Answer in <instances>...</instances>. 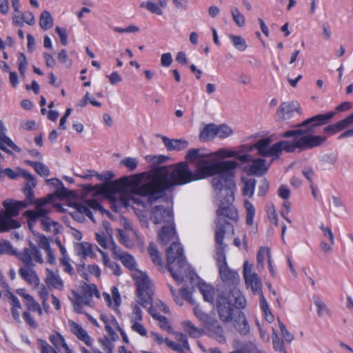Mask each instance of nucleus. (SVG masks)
<instances>
[{
    "mask_svg": "<svg viewBox=\"0 0 353 353\" xmlns=\"http://www.w3.org/2000/svg\"><path fill=\"white\" fill-rule=\"evenodd\" d=\"M131 329L132 331L137 332L141 336H147V330L140 322L131 323Z\"/></svg>",
    "mask_w": 353,
    "mask_h": 353,
    "instance_id": "nucleus-61",
    "label": "nucleus"
},
{
    "mask_svg": "<svg viewBox=\"0 0 353 353\" xmlns=\"http://www.w3.org/2000/svg\"><path fill=\"white\" fill-rule=\"evenodd\" d=\"M121 164L125 165L130 171H134L137 165L138 161L135 158L126 157L121 160Z\"/></svg>",
    "mask_w": 353,
    "mask_h": 353,
    "instance_id": "nucleus-57",
    "label": "nucleus"
},
{
    "mask_svg": "<svg viewBox=\"0 0 353 353\" xmlns=\"http://www.w3.org/2000/svg\"><path fill=\"white\" fill-rule=\"evenodd\" d=\"M96 241L104 249H110L112 250V254H114V248H119L115 244L111 236H108L103 232L101 233H96Z\"/></svg>",
    "mask_w": 353,
    "mask_h": 353,
    "instance_id": "nucleus-32",
    "label": "nucleus"
},
{
    "mask_svg": "<svg viewBox=\"0 0 353 353\" xmlns=\"http://www.w3.org/2000/svg\"><path fill=\"white\" fill-rule=\"evenodd\" d=\"M48 271V276L46 278V283L50 288L56 289L58 290H62L64 285L62 279L57 272L46 269Z\"/></svg>",
    "mask_w": 353,
    "mask_h": 353,
    "instance_id": "nucleus-30",
    "label": "nucleus"
},
{
    "mask_svg": "<svg viewBox=\"0 0 353 353\" xmlns=\"http://www.w3.org/2000/svg\"><path fill=\"white\" fill-rule=\"evenodd\" d=\"M219 274L222 281L230 285H235L239 283L240 276L237 272L232 270L227 267L226 262L219 266Z\"/></svg>",
    "mask_w": 353,
    "mask_h": 353,
    "instance_id": "nucleus-17",
    "label": "nucleus"
},
{
    "mask_svg": "<svg viewBox=\"0 0 353 353\" xmlns=\"http://www.w3.org/2000/svg\"><path fill=\"white\" fill-rule=\"evenodd\" d=\"M148 252L152 261V262L158 266H162L163 261L161 259V255L159 252L156 244L153 242H151L148 248Z\"/></svg>",
    "mask_w": 353,
    "mask_h": 353,
    "instance_id": "nucleus-39",
    "label": "nucleus"
},
{
    "mask_svg": "<svg viewBox=\"0 0 353 353\" xmlns=\"http://www.w3.org/2000/svg\"><path fill=\"white\" fill-rule=\"evenodd\" d=\"M216 124L208 123L200 131L199 139L201 141H208L216 137Z\"/></svg>",
    "mask_w": 353,
    "mask_h": 353,
    "instance_id": "nucleus-36",
    "label": "nucleus"
},
{
    "mask_svg": "<svg viewBox=\"0 0 353 353\" xmlns=\"http://www.w3.org/2000/svg\"><path fill=\"white\" fill-rule=\"evenodd\" d=\"M61 263L63 266L64 272L73 276L75 273L72 265L70 263V259L68 257H64L61 259Z\"/></svg>",
    "mask_w": 353,
    "mask_h": 353,
    "instance_id": "nucleus-62",
    "label": "nucleus"
},
{
    "mask_svg": "<svg viewBox=\"0 0 353 353\" xmlns=\"http://www.w3.org/2000/svg\"><path fill=\"white\" fill-rule=\"evenodd\" d=\"M50 341L54 346L52 349L59 353L62 349H65L68 345L65 341L64 338L58 332H55L50 336Z\"/></svg>",
    "mask_w": 353,
    "mask_h": 353,
    "instance_id": "nucleus-38",
    "label": "nucleus"
},
{
    "mask_svg": "<svg viewBox=\"0 0 353 353\" xmlns=\"http://www.w3.org/2000/svg\"><path fill=\"white\" fill-rule=\"evenodd\" d=\"M173 187L183 185L198 181L194 172L190 170L188 162L181 161L173 165V170L170 172Z\"/></svg>",
    "mask_w": 353,
    "mask_h": 353,
    "instance_id": "nucleus-11",
    "label": "nucleus"
},
{
    "mask_svg": "<svg viewBox=\"0 0 353 353\" xmlns=\"http://www.w3.org/2000/svg\"><path fill=\"white\" fill-rule=\"evenodd\" d=\"M150 219L156 225H169L174 223L173 210L163 205L154 206L150 212Z\"/></svg>",
    "mask_w": 353,
    "mask_h": 353,
    "instance_id": "nucleus-12",
    "label": "nucleus"
},
{
    "mask_svg": "<svg viewBox=\"0 0 353 353\" xmlns=\"http://www.w3.org/2000/svg\"><path fill=\"white\" fill-rule=\"evenodd\" d=\"M270 143L271 139L269 137L261 139L254 143V148L257 150L258 154L265 157Z\"/></svg>",
    "mask_w": 353,
    "mask_h": 353,
    "instance_id": "nucleus-40",
    "label": "nucleus"
},
{
    "mask_svg": "<svg viewBox=\"0 0 353 353\" xmlns=\"http://www.w3.org/2000/svg\"><path fill=\"white\" fill-rule=\"evenodd\" d=\"M30 230L34 237L33 241H30L29 248H24L21 252L15 249L12 250V254L16 256L27 267H32L35 263H43L41 249H44V236L35 233L32 228Z\"/></svg>",
    "mask_w": 353,
    "mask_h": 353,
    "instance_id": "nucleus-8",
    "label": "nucleus"
},
{
    "mask_svg": "<svg viewBox=\"0 0 353 353\" xmlns=\"http://www.w3.org/2000/svg\"><path fill=\"white\" fill-rule=\"evenodd\" d=\"M298 112V108L294 106L293 103L283 102L276 110V117L279 120L290 119L294 112Z\"/></svg>",
    "mask_w": 353,
    "mask_h": 353,
    "instance_id": "nucleus-25",
    "label": "nucleus"
},
{
    "mask_svg": "<svg viewBox=\"0 0 353 353\" xmlns=\"http://www.w3.org/2000/svg\"><path fill=\"white\" fill-rule=\"evenodd\" d=\"M211 154L212 157H216L221 159H225L228 158H234L236 154V151L225 148H219L214 152H212Z\"/></svg>",
    "mask_w": 353,
    "mask_h": 353,
    "instance_id": "nucleus-44",
    "label": "nucleus"
},
{
    "mask_svg": "<svg viewBox=\"0 0 353 353\" xmlns=\"http://www.w3.org/2000/svg\"><path fill=\"white\" fill-rule=\"evenodd\" d=\"M233 134V130L227 124L216 125V137L223 139Z\"/></svg>",
    "mask_w": 353,
    "mask_h": 353,
    "instance_id": "nucleus-43",
    "label": "nucleus"
},
{
    "mask_svg": "<svg viewBox=\"0 0 353 353\" xmlns=\"http://www.w3.org/2000/svg\"><path fill=\"white\" fill-rule=\"evenodd\" d=\"M141 6L145 8L151 13L156 14L158 15H161L163 14V11L161 9V8L158 6V4L154 3L152 1H148L146 3H142L141 4Z\"/></svg>",
    "mask_w": 353,
    "mask_h": 353,
    "instance_id": "nucleus-54",
    "label": "nucleus"
},
{
    "mask_svg": "<svg viewBox=\"0 0 353 353\" xmlns=\"http://www.w3.org/2000/svg\"><path fill=\"white\" fill-rule=\"evenodd\" d=\"M137 296L139 299V303L143 307H148V312L152 317L158 321L159 326L168 332L172 333L173 330L168 319L157 312L156 308L152 305L153 301V288L147 276H143L136 281Z\"/></svg>",
    "mask_w": 353,
    "mask_h": 353,
    "instance_id": "nucleus-5",
    "label": "nucleus"
},
{
    "mask_svg": "<svg viewBox=\"0 0 353 353\" xmlns=\"http://www.w3.org/2000/svg\"><path fill=\"white\" fill-rule=\"evenodd\" d=\"M162 141L165 148L169 151H181L187 148L188 146V142L183 139H170L163 136Z\"/></svg>",
    "mask_w": 353,
    "mask_h": 353,
    "instance_id": "nucleus-29",
    "label": "nucleus"
},
{
    "mask_svg": "<svg viewBox=\"0 0 353 353\" xmlns=\"http://www.w3.org/2000/svg\"><path fill=\"white\" fill-rule=\"evenodd\" d=\"M111 292L112 296L108 293L104 292L103 293V297L110 307L116 310L121 303V298L119 290L116 286L112 287Z\"/></svg>",
    "mask_w": 353,
    "mask_h": 353,
    "instance_id": "nucleus-26",
    "label": "nucleus"
},
{
    "mask_svg": "<svg viewBox=\"0 0 353 353\" xmlns=\"http://www.w3.org/2000/svg\"><path fill=\"white\" fill-rule=\"evenodd\" d=\"M265 258L268 261L271 259L270 249L268 247H261L256 255V267L258 270L264 268V261Z\"/></svg>",
    "mask_w": 353,
    "mask_h": 353,
    "instance_id": "nucleus-37",
    "label": "nucleus"
},
{
    "mask_svg": "<svg viewBox=\"0 0 353 353\" xmlns=\"http://www.w3.org/2000/svg\"><path fill=\"white\" fill-rule=\"evenodd\" d=\"M130 196L128 194L123 193L121 194L117 195L114 200V202L117 203L119 205L122 207H128L130 205Z\"/></svg>",
    "mask_w": 353,
    "mask_h": 353,
    "instance_id": "nucleus-56",
    "label": "nucleus"
},
{
    "mask_svg": "<svg viewBox=\"0 0 353 353\" xmlns=\"http://www.w3.org/2000/svg\"><path fill=\"white\" fill-rule=\"evenodd\" d=\"M251 162L252 163L250 165L245 166L243 168V170L248 175L261 176L264 174L268 171L266 161L265 159L252 158Z\"/></svg>",
    "mask_w": 353,
    "mask_h": 353,
    "instance_id": "nucleus-18",
    "label": "nucleus"
},
{
    "mask_svg": "<svg viewBox=\"0 0 353 353\" xmlns=\"http://www.w3.org/2000/svg\"><path fill=\"white\" fill-rule=\"evenodd\" d=\"M183 327L185 332L192 338H198L201 336L203 330L195 327L191 321H186L183 322Z\"/></svg>",
    "mask_w": 353,
    "mask_h": 353,
    "instance_id": "nucleus-41",
    "label": "nucleus"
},
{
    "mask_svg": "<svg viewBox=\"0 0 353 353\" xmlns=\"http://www.w3.org/2000/svg\"><path fill=\"white\" fill-rule=\"evenodd\" d=\"M20 276L29 284L37 286L39 284V278L37 274L32 271L29 267L21 268L19 269Z\"/></svg>",
    "mask_w": 353,
    "mask_h": 353,
    "instance_id": "nucleus-35",
    "label": "nucleus"
},
{
    "mask_svg": "<svg viewBox=\"0 0 353 353\" xmlns=\"http://www.w3.org/2000/svg\"><path fill=\"white\" fill-rule=\"evenodd\" d=\"M28 299L26 301V305L30 311L38 312L41 315L42 314L40 305L34 301L32 296H27Z\"/></svg>",
    "mask_w": 353,
    "mask_h": 353,
    "instance_id": "nucleus-55",
    "label": "nucleus"
},
{
    "mask_svg": "<svg viewBox=\"0 0 353 353\" xmlns=\"http://www.w3.org/2000/svg\"><path fill=\"white\" fill-rule=\"evenodd\" d=\"M231 14L232 16V19L235 23L239 27H243L245 25V19L244 15L239 11V10L236 7H232L231 8Z\"/></svg>",
    "mask_w": 353,
    "mask_h": 353,
    "instance_id": "nucleus-50",
    "label": "nucleus"
},
{
    "mask_svg": "<svg viewBox=\"0 0 353 353\" xmlns=\"http://www.w3.org/2000/svg\"><path fill=\"white\" fill-rule=\"evenodd\" d=\"M158 236L160 242L163 245H167L174 239H178L176 236L174 223L169 225H164L158 232Z\"/></svg>",
    "mask_w": 353,
    "mask_h": 353,
    "instance_id": "nucleus-21",
    "label": "nucleus"
},
{
    "mask_svg": "<svg viewBox=\"0 0 353 353\" xmlns=\"http://www.w3.org/2000/svg\"><path fill=\"white\" fill-rule=\"evenodd\" d=\"M113 256L115 259L120 260L123 265L128 270H135L137 263L134 258L131 254L123 252L120 248H114V254Z\"/></svg>",
    "mask_w": 353,
    "mask_h": 353,
    "instance_id": "nucleus-23",
    "label": "nucleus"
},
{
    "mask_svg": "<svg viewBox=\"0 0 353 353\" xmlns=\"http://www.w3.org/2000/svg\"><path fill=\"white\" fill-rule=\"evenodd\" d=\"M335 114L334 112H329L326 114H319L307 119L306 120L299 123L294 126L296 128L305 127V130L296 129L288 130L281 134L283 138L293 137L292 141H280L281 143L282 151L291 153L294 152L296 149L300 150L299 145V137L303 134L314 132L317 127L325 125L330 121Z\"/></svg>",
    "mask_w": 353,
    "mask_h": 353,
    "instance_id": "nucleus-4",
    "label": "nucleus"
},
{
    "mask_svg": "<svg viewBox=\"0 0 353 353\" xmlns=\"http://www.w3.org/2000/svg\"><path fill=\"white\" fill-rule=\"evenodd\" d=\"M19 70L20 74L24 77L26 66L28 64L27 59L23 53H20L18 57Z\"/></svg>",
    "mask_w": 353,
    "mask_h": 353,
    "instance_id": "nucleus-59",
    "label": "nucleus"
},
{
    "mask_svg": "<svg viewBox=\"0 0 353 353\" xmlns=\"http://www.w3.org/2000/svg\"><path fill=\"white\" fill-rule=\"evenodd\" d=\"M313 301L315 306L317 308V314L319 316L321 317L325 314H327L328 316H331V312L330 309L319 296L314 297Z\"/></svg>",
    "mask_w": 353,
    "mask_h": 353,
    "instance_id": "nucleus-42",
    "label": "nucleus"
},
{
    "mask_svg": "<svg viewBox=\"0 0 353 353\" xmlns=\"http://www.w3.org/2000/svg\"><path fill=\"white\" fill-rule=\"evenodd\" d=\"M272 338L273 347L275 351H277L280 353V352H282L286 350L283 339H281L279 336L278 333L276 332V331L274 329H273V330H272Z\"/></svg>",
    "mask_w": 353,
    "mask_h": 353,
    "instance_id": "nucleus-47",
    "label": "nucleus"
},
{
    "mask_svg": "<svg viewBox=\"0 0 353 353\" xmlns=\"http://www.w3.org/2000/svg\"><path fill=\"white\" fill-rule=\"evenodd\" d=\"M0 141L2 143L6 144L17 152L21 151L20 148L9 137H8L5 133L0 132Z\"/></svg>",
    "mask_w": 353,
    "mask_h": 353,
    "instance_id": "nucleus-60",
    "label": "nucleus"
},
{
    "mask_svg": "<svg viewBox=\"0 0 353 353\" xmlns=\"http://www.w3.org/2000/svg\"><path fill=\"white\" fill-rule=\"evenodd\" d=\"M244 207L246 210V224L248 225H252L255 215V208L248 200H245L244 201Z\"/></svg>",
    "mask_w": 353,
    "mask_h": 353,
    "instance_id": "nucleus-46",
    "label": "nucleus"
},
{
    "mask_svg": "<svg viewBox=\"0 0 353 353\" xmlns=\"http://www.w3.org/2000/svg\"><path fill=\"white\" fill-rule=\"evenodd\" d=\"M69 299L72 303L74 311L78 314L85 313L83 310L84 306L92 305V300H90V298L86 297L83 293L80 294L74 290L71 291L69 295Z\"/></svg>",
    "mask_w": 353,
    "mask_h": 353,
    "instance_id": "nucleus-16",
    "label": "nucleus"
},
{
    "mask_svg": "<svg viewBox=\"0 0 353 353\" xmlns=\"http://www.w3.org/2000/svg\"><path fill=\"white\" fill-rule=\"evenodd\" d=\"M62 228L60 223L52 221L47 216V210H46V232L51 234L48 236H46L49 242L57 237V236L60 232Z\"/></svg>",
    "mask_w": 353,
    "mask_h": 353,
    "instance_id": "nucleus-27",
    "label": "nucleus"
},
{
    "mask_svg": "<svg viewBox=\"0 0 353 353\" xmlns=\"http://www.w3.org/2000/svg\"><path fill=\"white\" fill-rule=\"evenodd\" d=\"M166 259L168 271L172 278L176 281H182L183 276L174 271V265L178 269L183 268L187 264V260L184 256L183 248L179 242L174 241L166 249Z\"/></svg>",
    "mask_w": 353,
    "mask_h": 353,
    "instance_id": "nucleus-10",
    "label": "nucleus"
},
{
    "mask_svg": "<svg viewBox=\"0 0 353 353\" xmlns=\"http://www.w3.org/2000/svg\"><path fill=\"white\" fill-rule=\"evenodd\" d=\"M256 180L254 179H247L244 181L243 194L252 197L254 192Z\"/></svg>",
    "mask_w": 353,
    "mask_h": 353,
    "instance_id": "nucleus-49",
    "label": "nucleus"
},
{
    "mask_svg": "<svg viewBox=\"0 0 353 353\" xmlns=\"http://www.w3.org/2000/svg\"><path fill=\"white\" fill-rule=\"evenodd\" d=\"M173 187L170 174L167 166H161L154 169L149 176V181L136 185L134 194L148 197L150 202H154L161 197L164 191Z\"/></svg>",
    "mask_w": 353,
    "mask_h": 353,
    "instance_id": "nucleus-3",
    "label": "nucleus"
},
{
    "mask_svg": "<svg viewBox=\"0 0 353 353\" xmlns=\"http://www.w3.org/2000/svg\"><path fill=\"white\" fill-rule=\"evenodd\" d=\"M74 251L76 254L83 259L96 256L92 245L88 242L76 243L74 244Z\"/></svg>",
    "mask_w": 353,
    "mask_h": 353,
    "instance_id": "nucleus-24",
    "label": "nucleus"
},
{
    "mask_svg": "<svg viewBox=\"0 0 353 353\" xmlns=\"http://www.w3.org/2000/svg\"><path fill=\"white\" fill-rule=\"evenodd\" d=\"M207 324V328L217 341L220 343H225L226 339L224 330L223 327L217 323V321L214 319H211Z\"/></svg>",
    "mask_w": 353,
    "mask_h": 353,
    "instance_id": "nucleus-28",
    "label": "nucleus"
},
{
    "mask_svg": "<svg viewBox=\"0 0 353 353\" xmlns=\"http://www.w3.org/2000/svg\"><path fill=\"white\" fill-rule=\"evenodd\" d=\"M3 205L6 208V214H0V232L19 228V223L12 219V217L18 216L21 209L26 208L34 203H30L26 199L25 201L7 199L3 202Z\"/></svg>",
    "mask_w": 353,
    "mask_h": 353,
    "instance_id": "nucleus-9",
    "label": "nucleus"
},
{
    "mask_svg": "<svg viewBox=\"0 0 353 353\" xmlns=\"http://www.w3.org/2000/svg\"><path fill=\"white\" fill-rule=\"evenodd\" d=\"M21 177L26 179L25 186L22 192L25 195L26 200L35 205L36 210H27L25 215L28 218L29 228H32L39 218L44 216V197L39 199H34V192L33 188L37 185L35 179L27 171L21 172Z\"/></svg>",
    "mask_w": 353,
    "mask_h": 353,
    "instance_id": "nucleus-7",
    "label": "nucleus"
},
{
    "mask_svg": "<svg viewBox=\"0 0 353 353\" xmlns=\"http://www.w3.org/2000/svg\"><path fill=\"white\" fill-rule=\"evenodd\" d=\"M299 139L300 151H303L320 146L326 141L327 138L320 135L303 134Z\"/></svg>",
    "mask_w": 353,
    "mask_h": 353,
    "instance_id": "nucleus-15",
    "label": "nucleus"
},
{
    "mask_svg": "<svg viewBox=\"0 0 353 353\" xmlns=\"http://www.w3.org/2000/svg\"><path fill=\"white\" fill-rule=\"evenodd\" d=\"M46 183L57 188L54 194L57 197L65 199L69 196V190L63 186L61 180L57 179H46Z\"/></svg>",
    "mask_w": 353,
    "mask_h": 353,
    "instance_id": "nucleus-34",
    "label": "nucleus"
},
{
    "mask_svg": "<svg viewBox=\"0 0 353 353\" xmlns=\"http://www.w3.org/2000/svg\"><path fill=\"white\" fill-rule=\"evenodd\" d=\"M137 302H139L138 298ZM139 305L141 304L138 303V304H134L132 305V312L130 316V323L141 322L143 320V312Z\"/></svg>",
    "mask_w": 353,
    "mask_h": 353,
    "instance_id": "nucleus-51",
    "label": "nucleus"
},
{
    "mask_svg": "<svg viewBox=\"0 0 353 353\" xmlns=\"http://www.w3.org/2000/svg\"><path fill=\"white\" fill-rule=\"evenodd\" d=\"M128 185V179L124 176L103 185L101 188V192L111 199H115L117 195L125 192Z\"/></svg>",
    "mask_w": 353,
    "mask_h": 353,
    "instance_id": "nucleus-13",
    "label": "nucleus"
},
{
    "mask_svg": "<svg viewBox=\"0 0 353 353\" xmlns=\"http://www.w3.org/2000/svg\"><path fill=\"white\" fill-rule=\"evenodd\" d=\"M55 32L59 36L61 43L63 46H66L68 44V38L66 29L65 28L57 26L55 28Z\"/></svg>",
    "mask_w": 353,
    "mask_h": 353,
    "instance_id": "nucleus-58",
    "label": "nucleus"
},
{
    "mask_svg": "<svg viewBox=\"0 0 353 353\" xmlns=\"http://www.w3.org/2000/svg\"><path fill=\"white\" fill-rule=\"evenodd\" d=\"M212 154L201 152V148L190 149L185 156V160L195 167V174L198 180L218 174L212 180V185L215 190L222 191L224 186L233 185L235 170L239 163L235 161H221L212 162L209 160Z\"/></svg>",
    "mask_w": 353,
    "mask_h": 353,
    "instance_id": "nucleus-1",
    "label": "nucleus"
},
{
    "mask_svg": "<svg viewBox=\"0 0 353 353\" xmlns=\"http://www.w3.org/2000/svg\"><path fill=\"white\" fill-rule=\"evenodd\" d=\"M229 38L236 50L241 52H243L246 50L248 46L244 38L234 34H230Z\"/></svg>",
    "mask_w": 353,
    "mask_h": 353,
    "instance_id": "nucleus-45",
    "label": "nucleus"
},
{
    "mask_svg": "<svg viewBox=\"0 0 353 353\" xmlns=\"http://www.w3.org/2000/svg\"><path fill=\"white\" fill-rule=\"evenodd\" d=\"M353 124V112L345 118L338 121L334 124L329 125L324 128V133L334 135L347 128L349 125Z\"/></svg>",
    "mask_w": 353,
    "mask_h": 353,
    "instance_id": "nucleus-19",
    "label": "nucleus"
},
{
    "mask_svg": "<svg viewBox=\"0 0 353 353\" xmlns=\"http://www.w3.org/2000/svg\"><path fill=\"white\" fill-rule=\"evenodd\" d=\"M76 208L79 212L87 216L90 219L94 221V217L92 211L87 203L86 200L83 203H77Z\"/></svg>",
    "mask_w": 353,
    "mask_h": 353,
    "instance_id": "nucleus-52",
    "label": "nucleus"
},
{
    "mask_svg": "<svg viewBox=\"0 0 353 353\" xmlns=\"http://www.w3.org/2000/svg\"><path fill=\"white\" fill-rule=\"evenodd\" d=\"M102 256V262L105 268H108L112 274L116 276H120L122 273L121 267L114 261H111L107 253L97 248Z\"/></svg>",
    "mask_w": 353,
    "mask_h": 353,
    "instance_id": "nucleus-33",
    "label": "nucleus"
},
{
    "mask_svg": "<svg viewBox=\"0 0 353 353\" xmlns=\"http://www.w3.org/2000/svg\"><path fill=\"white\" fill-rule=\"evenodd\" d=\"M234 188L235 183L234 179L233 185L230 186V188L228 186L223 187L222 191L224 190L225 192V198L221 201V203L216 212L218 221L215 229V243L221 251H224L226 248L223 242L226 232V225H230L228 221H225V224L222 223L221 221H225V219H228L229 221L236 223L239 221V218L238 210L233 205L234 200L233 190Z\"/></svg>",
    "mask_w": 353,
    "mask_h": 353,
    "instance_id": "nucleus-2",
    "label": "nucleus"
},
{
    "mask_svg": "<svg viewBox=\"0 0 353 353\" xmlns=\"http://www.w3.org/2000/svg\"><path fill=\"white\" fill-rule=\"evenodd\" d=\"M234 326L241 335H246L250 332V325L245 314L241 310L236 311V314L233 317Z\"/></svg>",
    "mask_w": 353,
    "mask_h": 353,
    "instance_id": "nucleus-22",
    "label": "nucleus"
},
{
    "mask_svg": "<svg viewBox=\"0 0 353 353\" xmlns=\"http://www.w3.org/2000/svg\"><path fill=\"white\" fill-rule=\"evenodd\" d=\"M101 343V346L102 349L106 353H112L113 350V345L112 344V341L107 336H104L103 339H100L99 341Z\"/></svg>",
    "mask_w": 353,
    "mask_h": 353,
    "instance_id": "nucleus-63",
    "label": "nucleus"
},
{
    "mask_svg": "<svg viewBox=\"0 0 353 353\" xmlns=\"http://www.w3.org/2000/svg\"><path fill=\"white\" fill-rule=\"evenodd\" d=\"M86 297L90 298V300L92 301V297L95 296L97 298L100 297V293L97 287L95 284L90 283L85 285V287L83 290L82 292Z\"/></svg>",
    "mask_w": 353,
    "mask_h": 353,
    "instance_id": "nucleus-48",
    "label": "nucleus"
},
{
    "mask_svg": "<svg viewBox=\"0 0 353 353\" xmlns=\"http://www.w3.org/2000/svg\"><path fill=\"white\" fill-rule=\"evenodd\" d=\"M247 302L242 292L236 288H232L227 295L220 294L216 299V307L220 319L232 321L236 311L244 309Z\"/></svg>",
    "mask_w": 353,
    "mask_h": 353,
    "instance_id": "nucleus-6",
    "label": "nucleus"
},
{
    "mask_svg": "<svg viewBox=\"0 0 353 353\" xmlns=\"http://www.w3.org/2000/svg\"><path fill=\"white\" fill-rule=\"evenodd\" d=\"M282 152L281 143L280 141L274 143L269 147L268 151H267L266 157H276L278 158Z\"/></svg>",
    "mask_w": 353,
    "mask_h": 353,
    "instance_id": "nucleus-53",
    "label": "nucleus"
},
{
    "mask_svg": "<svg viewBox=\"0 0 353 353\" xmlns=\"http://www.w3.org/2000/svg\"><path fill=\"white\" fill-rule=\"evenodd\" d=\"M58 59L60 63L64 64L66 67L72 65V61L69 59L65 50H61L58 54Z\"/></svg>",
    "mask_w": 353,
    "mask_h": 353,
    "instance_id": "nucleus-64",
    "label": "nucleus"
},
{
    "mask_svg": "<svg viewBox=\"0 0 353 353\" xmlns=\"http://www.w3.org/2000/svg\"><path fill=\"white\" fill-rule=\"evenodd\" d=\"M70 331L81 341L87 346H92V339L88 333L77 322L70 320L68 321Z\"/></svg>",
    "mask_w": 353,
    "mask_h": 353,
    "instance_id": "nucleus-20",
    "label": "nucleus"
},
{
    "mask_svg": "<svg viewBox=\"0 0 353 353\" xmlns=\"http://www.w3.org/2000/svg\"><path fill=\"white\" fill-rule=\"evenodd\" d=\"M198 288L205 301L214 304L215 290L214 288L204 282H199Z\"/></svg>",
    "mask_w": 353,
    "mask_h": 353,
    "instance_id": "nucleus-31",
    "label": "nucleus"
},
{
    "mask_svg": "<svg viewBox=\"0 0 353 353\" xmlns=\"http://www.w3.org/2000/svg\"><path fill=\"white\" fill-rule=\"evenodd\" d=\"M243 276L246 285L251 288L254 294L263 293L261 279L257 274L251 273V268L248 270L247 261L244 263Z\"/></svg>",
    "mask_w": 353,
    "mask_h": 353,
    "instance_id": "nucleus-14",
    "label": "nucleus"
}]
</instances>
